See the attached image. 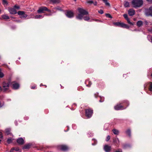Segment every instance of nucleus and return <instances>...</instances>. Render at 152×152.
<instances>
[{
	"mask_svg": "<svg viewBox=\"0 0 152 152\" xmlns=\"http://www.w3.org/2000/svg\"><path fill=\"white\" fill-rule=\"evenodd\" d=\"M78 11L79 13L76 16V18L78 19H82L83 18V16L87 15L88 14V12L83 8H79L78 9Z\"/></svg>",
	"mask_w": 152,
	"mask_h": 152,
	"instance_id": "f257e3e1",
	"label": "nucleus"
},
{
	"mask_svg": "<svg viewBox=\"0 0 152 152\" xmlns=\"http://www.w3.org/2000/svg\"><path fill=\"white\" fill-rule=\"evenodd\" d=\"M142 0H132V4L134 8L139 7L143 4Z\"/></svg>",
	"mask_w": 152,
	"mask_h": 152,
	"instance_id": "f03ea898",
	"label": "nucleus"
},
{
	"mask_svg": "<svg viewBox=\"0 0 152 152\" xmlns=\"http://www.w3.org/2000/svg\"><path fill=\"white\" fill-rule=\"evenodd\" d=\"M10 86V82L6 83L4 82L3 84V92H5L8 90Z\"/></svg>",
	"mask_w": 152,
	"mask_h": 152,
	"instance_id": "7ed1b4c3",
	"label": "nucleus"
},
{
	"mask_svg": "<svg viewBox=\"0 0 152 152\" xmlns=\"http://www.w3.org/2000/svg\"><path fill=\"white\" fill-rule=\"evenodd\" d=\"M17 13L20 16V18L21 19H25L28 16V15L23 11H19L17 12Z\"/></svg>",
	"mask_w": 152,
	"mask_h": 152,
	"instance_id": "20e7f679",
	"label": "nucleus"
},
{
	"mask_svg": "<svg viewBox=\"0 0 152 152\" xmlns=\"http://www.w3.org/2000/svg\"><path fill=\"white\" fill-rule=\"evenodd\" d=\"M93 111L92 110L88 109L86 110V115L88 118L91 117L93 114Z\"/></svg>",
	"mask_w": 152,
	"mask_h": 152,
	"instance_id": "39448f33",
	"label": "nucleus"
},
{
	"mask_svg": "<svg viewBox=\"0 0 152 152\" xmlns=\"http://www.w3.org/2000/svg\"><path fill=\"white\" fill-rule=\"evenodd\" d=\"M145 14L147 16H152V6L145 10Z\"/></svg>",
	"mask_w": 152,
	"mask_h": 152,
	"instance_id": "423d86ee",
	"label": "nucleus"
},
{
	"mask_svg": "<svg viewBox=\"0 0 152 152\" xmlns=\"http://www.w3.org/2000/svg\"><path fill=\"white\" fill-rule=\"evenodd\" d=\"M47 10L48 8L46 7H40L39 9L37 11V12L38 13H44V11H46V10Z\"/></svg>",
	"mask_w": 152,
	"mask_h": 152,
	"instance_id": "0eeeda50",
	"label": "nucleus"
},
{
	"mask_svg": "<svg viewBox=\"0 0 152 152\" xmlns=\"http://www.w3.org/2000/svg\"><path fill=\"white\" fill-rule=\"evenodd\" d=\"M123 16L124 18L127 20L128 23L130 24V25H133L134 24V23L131 22L130 21L128 17V15L127 14H124Z\"/></svg>",
	"mask_w": 152,
	"mask_h": 152,
	"instance_id": "6e6552de",
	"label": "nucleus"
},
{
	"mask_svg": "<svg viewBox=\"0 0 152 152\" xmlns=\"http://www.w3.org/2000/svg\"><path fill=\"white\" fill-rule=\"evenodd\" d=\"M12 88L15 89H18L19 87V84L16 83L14 82L12 83Z\"/></svg>",
	"mask_w": 152,
	"mask_h": 152,
	"instance_id": "1a4fd4ad",
	"label": "nucleus"
},
{
	"mask_svg": "<svg viewBox=\"0 0 152 152\" xmlns=\"http://www.w3.org/2000/svg\"><path fill=\"white\" fill-rule=\"evenodd\" d=\"M66 15L68 18H71L73 17L74 13L72 12L69 11L66 12Z\"/></svg>",
	"mask_w": 152,
	"mask_h": 152,
	"instance_id": "9d476101",
	"label": "nucleus"
},
{
	"mask_svg": "<svg viewBox=\"0 0 152 152\" xmlns=\"http://www.w3.org/2000/svg\"><path fill=\"white\" fill-rule=\"evenodd\" d=\"M114 108L116 110H122L124 109L123 108V106L121 105V104H117L115 106Z\"/></svg>",
	"mask_w": 152,
	"mask_h": 152,
	"instance_id": "9b49d317",
	"label": "nucleus"
},
{
	"mask_svg": "<svg viewBox=\"0 0 152 152\" xmlns=\"http://www.w3.org/2000/svg\"><path fill=\"white\" fill-rule=\"evenodd\" d=\"M59 148L61 150L65 151L68 149V147L66 145H61L59 146Z\"/></svg>",
	"mask_w": 152,
	"mask_h": 152,
	"instance_id": "f8f14e48",
	"label": "nucleus"
},
{
	"mask_svg": "<svg viewBox=\"0 0 152 152\" xmlns=\"http://www.w3.org/2000/svg\"><path fill=\"white\" fill-rule=\"evenodd\" d=\"M128 14L130 16H133L135 14V10L132 9H130L128 10Z\"/></svg>",
	"mask_w": 152,
	"mask_h": 152,
	"instance_id": "ddd939ff",
	"label": "nucleus"
},
{
	"mask_svg": "<svg viewBox=\"0 0 152 152\" xmlns=\"http://www.w3.org/2000/svg\"><path fill=\"white\" fill-rule=\"evenodd\" d=\"M104 148L106 152H109L110 150L111 147L107 145H106L104 146Z\"/></svg>",
	"mask_w": 152,
	"mask_h": 152,
	"instance_id": "4468645a",
	"label": "nucleus"
},
{
	"mask_svg": "<svg viewBox=\"0 0 152 152\" xmlns=\"http://www.w3.org/2000/svg\"><path fill=\"white\" fill-rule=\"evenodd\" d=\"M17 142L19 144L22 145L24 143V141L22 138H20L17 139Z\"/></svg>",
	"mask_w": 152,
	"mask_h": 152,
	"instance_id": "2eb2a0df",
	"label": "nucleus"
},
{
	"mask_svg": "<svg viewBox=\"0 0 152 152\" xmlns=\"http://www.w3.org/2000/svg\"><path fill=\"white\" fill-rule=\"evenodd\" d=\"M2 18L4 20H7L10 19V17L7 14H4L1 15Z\"/></svg>",
	"mask_w": 152,
	"mask_h": 152,
	"instance_id": "dca6fc26",
	"label": "nucleus"
},
{
	"mask_svg": "<svg viewBox=\"0 0 152 152\" xmlns=\"http://www.w3.org/2000/svg\"><path fill=\"white\" fill-rule=\"evenodd\" d=\"M50 2L53 4H57L60 2V0H50Z\"/></svg>",
	"mask_w": 152,
	"mask_h": 152,
	"instance_id": "f3484780",
	"label": "nucleus"
},
{
	"mask_svg": "<svg viewBox=\"0 0 152 152\" xmlns=\"http://www.w3.org/2000/svg\"><path fill=\"white\" fill-rule=\"evenodd\" d=\"M17 11L14 8L10 9V13L12 14H15L17 13Z\"/></svg>",
	"mask_w": 152,
	"mask_h": 152,
	"instance_id": "a211bd4d",
	"label": "nucleus"
},
{
	"mask_svg": "<svg viewBox=\"0 0 152 152\" xmlns=\"http://www.w3.org/2000/svg\"><path fill=\"white\" fill-rule=\"evenodd\" d=\"M113 142L115 143V145H118L119 143V141L118 138H115L113 140Z\"/></svg>",
	"mask_w": 152,
	"mask_h": 152,
	"instance_id": "6ab92c4d",
	"label": "nucleus"
},
{
	"mask_svg": "<svg viewBox=\"0 0 152 152\" xmlns=\"http://www.w3.org/2000/svg\"><path fill=\"white\" fill-rule=\"evenodd\" d=\"M143 24V22L141 20H139L137 22V25L139 27H140L142 26Z\"/></svg>",
	"mask_w": 152,
	"mask_h": 152,
	"instance_id": "aec40b11",
	"label": "nucleus"
},
{
	"mask_svg": "<svg viewBox=\"0 0 152 152\" xmlns=\"http://www.w3.org/2000/svg\"><path fill=\"white\" fill-rule=\"evenodd\" d=\"M31 147V145L30 144H27L25 145L23 147V149H27Z\"/></svg>",
	"mask_w": 152,
	"mask_h": 152,
	"instance_id": "412c9836",
	"label": "nucleus"
},
{
	"mask_svg": "<svg viewBox=\"0 0 152 152\" xmlns=\"http://www.w3.org/2000/svg\"><path fill=\"white\" fill-rule=\"evenodd\" d=\"M44 17V16H42L41 15H35L34 18L35 19H39L43 18Z\"/></svg>",
	"mask_w": 152,
	"mask_h": 152,
	"instance_id": "4be33fe9",
	"label": "nucleus"
},
{
	"mask_svg": "<svg viewBox=\"0 0 152 152\" xmlns=\"http://www.w3.org/2000/svg\"><path fill=\"white\" fill-rule=\"evenodd\" d=\"M123 23L116 22L114 24L115 25L122 27Z\"/></svg>",
	"mask_w": 152,
	"mask_h": 152,
	"instance_id": "5701e85b",
	"label": "nucleus"
},
{
	"mask_svg": "<svg viewBox=\"0 0 152 152\" xmlns=\"http://www.w3.org/2000/svg\"><path fill=\"white\" fill-rule=\"evenodd\" d=\"M113 132L116 135H118L119 133V131L115 129H114L112 130Z\"/></svg>",
	"mask_w": 152,
	"mask_h": 152,
	"instance_id": "b1692460",
	"label": "nucleus"
},
{
	"mask_svg": "<svg viewBox=\"0 0 152 152\" xmlns=\"http://www.w3.org/2000/svg\"><path fill=\"white\" fill-rule=\"evenodd\" d=\"M5 135H8L10 134V128H7L5 129Z\"/></svg>",
	"mask_w": 152,
	"mask_h": 152,
	"instance_id": "393cba45",
	"label": "nucleus"
},
{
	"mask_svg": "<svg viewBox=\"0 0 152 152\" xmlns=\"http://www.w3.org/2000/svg\"><path fill=\"white\" fill-rule=\"evenodd\" d=\"M2 4L4 6H7L8 3L6 0H2Z\"/></svg>",
	"mask_w": 152,
	"mask_h": 152,
	"instance_id": "a878e982",
	"label": "nucleus"
},
{
	"mask_svg": "<svg viewBox=\"0 0 152 152\" xmlns=\"http://www.w3.org/2000/svg\"><path fill=\"white\" fill-rule=\"evenodd\" d=\"M122 27L128 29L129 28V27L127 25L123 23Z\"/></svg>",
	"mask_w": 152,
	"mask_h": 152,
	"instance_id": "bb28decb",
	"label": "nucleus"
},
{
	"mask_svg": "<svg viewBox=\"0 0 152 152\" xmlns=\"http://www.w3.org/2000/svg\"><path fill=\"white\" fill-rule=\"evenodd\" d=\"M129 3L127 1H125L124 3V6L125 7H129Z\"/></svg>",
	"mask_w": 152,
	"mask_h": 152,
	"instance_id": "cd10ccee",
	"label": "nucleus"
},
{
	"mask_svg": "<svg viewBox=\"0 0 152 152\" xmlns=\"http://www.w3.org/2000/svg\"><path fill=\"white\" fill-rule=\"evenodd\" d=\"M126 134L129 136L130 137L131 136V131L130 129H128L126 131Z\"/></svg>",
	"mask_w": 152,
	"mask_h": 152,
	"instance_id": "c85d7f7f",
	"label": "nucleus"
},
{
	"mask_svg": "<svg viewBox=\"0 0 152 152\" xmlns=\"http://www.w3.org/2000/svg\"><path fill=\"white\" fill-rule=\"evenodd\" d=\"M4 76V74L1 72V70L0 68V78H2Z\"/></svg>",
	"mask_w": 152,
	"mask_h": 152,
	"instance_id": "c756f323",
	"label": "nucleus"
},
{
	"mask_svg": "<svg viewBox=\"0 0 152 152\" xmlns=\"http://www.w3.org/2000/svg\"><path fill=\"white\" fill-rule=\"evenodd\" d=\"M145 25H151L152 24L151 22H148L147 21H145Z\"/></svg>",
	"mask_w": 152,
	"mask_h": 152,
	"instance_id": "7c9ffc66",
	"label": "nucleus"
},
{
	"mask_svg": "<svg viewBox=\"0 0 152 152\" xmlns=\"http://www.w3.org/2000/svg\"><path fill=\"white\" fill-rule=\"evenodd\" d=\"M149 90L150 91H152V83H151L149 88Z\"/></svg>",
	"mask_w": 152,
	"mask_h": 152,
	"instance_id": "2f4dec72",
	"label": "nucleus"
},
{
	"mask_svg": "<svg viewBox=\"0 0 152 152\" xmlns=\"http://www.w3.org/2000/svg\"><path fill=\"white\" fill-rule=\"evenodd\" d=\"M86 2L88 4H93V1L92 0H87L86 1Z\"/></svg>",
	"mask_w": 152,
	"mask_h": 152,
	"instance_id": "473e14b6",
	"label": "nucleus"
},
{
	"mask_svg": "<svg viewBox=\"0 0 152 152\" xmlns=\"http://www.w3.org/2000/svg\"><path fill=\"white\" fill-rule=\"evenodd\" d=\"M83 18L85 20H88L90 19L89 17L88 16L85 17H84Z\"/></svg>",
	"mask_w": 152,
	"mask_h": 152,
	"instance_id": "72a5a7b5",
	"label": "nucleus"
},
{
	"mask_svg": "<svg viewBox=\"0 0 152 152\" xmlns=\"http://www.w3.org/2000/svg\"><path fill=\"white\" fill-rule=\"evenodd\" d=\"M105 15L107 17H108L111 18H112V16L109 14H106Z\"/></svg>",
	"mask_w": 152,
	"mask_h": 152,
	"instance_id": "f704fd0d",
	"label": "nucleus"
},
{
	"mask_svg": "<svg viewBox=\"0 0 152 152\" xmlns=\"http://www.w3.org/2000/svg\"><path fill=\"white\" fill-rule=\"evenodd\" d=\"M14 150H15L16 151H18L19 149L18 148H16L15 149L13 148L11 149V150L10 151V152H12Z\"/></svg>",
	"mask_w": 152,
	"mask_h": 152,
	"instance_id": "c9c22d12",
	"label": "nucleus"
},
{
	"mask_svg": "<svg viewBox=\"0 0 152 152\" xmlns=\"http://www.w3.org/2000/svg\"><path fill=\"white\" fill-rule=\"evenodd\" d=\"M87 82H88L89 83V85H87V86H88V87H90L91 85V82H89V81H86V84H87Z\"/></svg>",
	"mask_w": 152,
	"mask_h": 152,
	"instance_id": "e433bc0d",
	"label": "nucleus"
},
{
	"mask_svg": "<svg viewBox=\"0 0 152 152\" xmlns=\"http://www.w3.org/2000/svg\"><path fill=\"white\" fill-rule=\"evenodd\" d=\"M98 12L99 13L101 14H102L104 13V12L103 10H99L98 11Z\"/></svg>",
	"mask_w": 152,
	"mask_h": 152,
	"instance_id": "4c0bfd02",
	"label": "nucleus"
},
{
	"mask_svg": "<svg viewBox=\"0 0 152 152\" xmlns=\"http://www.w3.org/2000/svg\"><path fill=\"white\" fill-rule=\"evenodd\" d=\"M110 139V136L109 135H108L106 138V140L107 141H108Z\"/></svg>",
	"mask_w": 152,
	"mask_h": 152,
	"instance_id": "58836bf2",
	"label": "nucleus"
},
{
	"mask_svg": "<svg viewBox=\"0 0 152 152\" xmlns=\"http://www.w3.org/2000/svg\"><path fill=\"white\" fill-rule=\"evenodd\" d=\"M105 5L108 7L110 6V5L109 3L108 2H106V3H105Z\"/></svg>",
	"mask_w": 152,
	"mask_h": 152,
	"instance_id": "ea45409f",
	"label": "nucleus"
},
{
	"mask_svg": "<svg viewBox=\"0 0 152 152\" xmlns=\"http://www.w3.org/2000/svg\"><path fill=\"white\" fill-rule=\"evenodd\" d=\"M3 137V136L1 132H0V138H2Z\"/></svg>",
	"mask_w": 152,
	"mask_h": 152,
	"instance_id": "a19ab883",
	"label": "nucleus"
},
{
	"mask_svg": "<svg viewBox=\"0 0 152 152\" xmlns=\"http://www.w3.org/2000/svg\"><path fill=\"white\" fill-rule=\"evenodd\" d=\"M14 7V8H15V9L16 8L18 9L20 8V7L19 6L16 5H15Z\"/></svg>",
	"mask_w": 152,
	"mask_h": 152,
	"instance_id": "79ce46f5",
	"label": "nucleus"
},
{
	"mask_svg": "<svg viewBox=\"0 0 152 152\" xmlns=\"http://www.w3.org/2000/svg\"><path fill=\"white\" fill-rule=\"evenodd\" d=\"M30 16L31 17V18H34V17L35 16H34V15L33 14H31L30 15Z\"/></svg>",
	"mask_w": 152,
	"mask_h": 152,
	"instance_id": "37998d69",
	"label": "nucleus"
},
{
	"mask_svg": "<svg viewBox=\"0 0 152 152\" xmlns=\"http://www.w3.org/2000/svg\"><path fill=\"white\" fill-rule=\"evenodd\" d=\"M93 4H94V5L96 6L97 4V2L96 1H95V2L93 1Z\"/></svg>",
	"mask_w": 152,
	"mask_h": 152,
	"instance_id": "c03bdc74",
	"label": "nucleus"
},
{
	"mask_svg": "<svg viewBox=\"0 0 152 152\" xmlns=\"http://www.w3.org/2000/svg\"><path fill=\"white\" fill-rule=\"evenodd\" d=\"M148 31L150 32H152V28L151 29H148Z\"/></svg>",
	"mask_w": 152,
	"mask_h": 152,
	"instance_id": "a18cd8bd",
	"label": "nucleus"
},
{
	"mask_svg": "<svg viewBox=\"0 0 152 152\" xmlns=\"http://www.w3.org/2000/svg\"><path fill=\"white\" fill-rule=\"evenodd\" d=\"M3 91V88L1 86H0V92Z\"/></svg>",
	"mask_w": 152,
	"mask_h": 152,
	"instance_id": "49530a36",
	"label": "nucleus"
},
{
	"mask_svg": "<svg viewBox=\"0 0 152 152\" xmlns=\"http://www.w3.org/2000/svg\"><path fill=\"white\" fill-rule=\"evenodd\" d=\"M148 2L150 3H152V0H146Z\"/></svg>",
	"mask_w": 152,
	"mask_h": 152,
	"instance_id": "de8ad7c7",
	"label": "nucleus"
},
{
	"mask_svg": "<svg viewBox=\"0 0 152 152\" xmlns=\"http://www.w3.org/2000/svg\"><path fill=\"white\" fill-rule=\"evenodd\" d=\"M7 141L8 144H10V138H8L7 139Z\"/></svg>",
	"mask_w": 152,
	"mask_h": 152,
	"instance_id": "09e8293b",
	"label": "nucleus"
},
{
	"mask_svg": "<svg viewBox=\"0 0 152 152\" xmlns=\"http://www.w3.org/2000/svg\"><path fill=\"white\" fill-rule=\"evenodd\" d=\"M45 15L46 16H50L52 15L51 14H45Z\"/></svg>",
	"mask_w": 152,
	"mask_h": 152,
	"instance_id": "8fccbe9b",
	"label": "nucleus"
},
{
	"mask_svg": "<svg viewBox=\"0 0 152 152\" xmlns=\"http://www.w3.org/2000/svg\"><path fill=\"white\" fill-rule=\"evenodd\" d=\"M115 152H122L121 150L119 149L118 151H116Z\"/></svg>",
	"mask_w": 152,
	"mask_h": 152,
	"instance_id": "3c124183",
	"label": "nucleus"
},
{
	"mask_svg": "<svg viewBox=\"0 0 152 152\" xmlns=\"http://www.w3.org/2000/svg\"><path fill=\"white\" fill-rule=\"evenodd\" d=\"M3 105L1 104V102H0V108L2 107Z\"/></svg>",
	"mask_w": 152,
	"mask_h": 152,
	"instance_id": "603ef678",
	"label": "nucleus"
},
{
	"mask_svg": "<svg viewBox=\"0 0 152 152\" xmlns=\"http://www.w3.org/2000/svg\"><path fill=\"white\" fill-rule=\"evenodd\" d=\"M46 11H47L51 13V11L50 10H48H48H46Z\"/></svg>",
	"mask_w": 152,
	"mask_h": 152,
	"instance_id": "864d4df0",
	"label": "nucleus"
},
{
	"mask_svg": "<svg viewBox=\"0 0 152 152\" xmlns=\"http://www.w3.org/2000/svg\"><path fill=\"white\" fill-rule=\"evenodd\" d=\"M103 101H104V100H102V98H101V99L99 100V102H103Z\"/></svg>",
	"mask_w": 152,
	"mask_h": 152,
	"instance_id": "5fc2aeb1",
	"label": "nucleus"
},
{
	"mask_svg": "<svg viewBox=\"0 0 152 152\" xmlns=\"http://www.w3.org/2000/svg\"><path fill=\"white\" fill-rule=\"evenodd\" d=\"M35 87H35V86H32V87H31V88L32 89H34V88H35Z\"/></svg>",
	"mask_w": 152,
	"mask_h": 152,
	"instance_id": "6e6d98bb",
	"label": "nucleus"
},
{
	"mask_svg": "<svg viewBox=\"0 0 152 152\" xmlns=\"http://www.w3.org/2000/svg\"><path fill=\"white\" fill-rule=\"evenodd\" d=\"M104 2L105 3L106 2H107V0H103Z\"/></svg>",
	"mask_w": 152,
	"mask_h": 152,
	"instance_id": "4d7b16f0",
	"label": "nucleus"
},
{
	"mask_svg": "<svg viewBox=\"0 0 152 152\" xmlns=\"http://www.w3.org/2000/svg\"><path fill=\"white\" fill-rule=\"evenodd\" d=\"M95 21H96L101 22V21H100V20H96V19L95 20Z\"/></svg>",
	"mask_w": 152,
	"mask_h": 152,
	"instance_id": "13d9d810",
	"label": "nucleus"
},
{
	"mask_svg": "<svg viewBox=\"0 0 152 152\" xmlns=\"http://www.w3.org/2000/svg\"><path fill=\"white\" fill-rule=\"evenodd\" d=\"M8 10L9 12H10V8L9 7H8Z\"/></svg>",
	"mask_w": 152,
	"mask_h": 152,
	"instance_id": "bf43d9fd",
	"label": "nucleus"
},
{
	"mask_svg": "<svg viewBox=\"0 0 152 152\" xmlns=\"http://www.w3.org/2000/svg\"><path fill=\"white\" fill-rule=\"evenodd\" d=\"M10 18H11L12 19H13V18L12 17H11V16L10 17Z\"/></svg>",
	"mask_w": 152,
	"mask_h": 152,
	"instance_id": "052dcab7",
	"label": "nucleus"
},
{
	"mask_svg": "<svg viewBox=\"0 0 152 152\" xmlns=\"http://www.w3.org/2000/svg\"><path fill=\"white\" fill-rule=\"evenodd\" d=\"M54 12H55L53 11L52 12H51V13H53Z\"/></svg>",
	"mask_w": 152,
	"mask_h": 152,
	"instance_id": "680f3d73",
	"label": "nucleus"
},
{
	"mask_svg": "<svg viewBox=\"0 0 152 152\" xmlns=\"http://www.w3.org/2000/svg\"><path fill=\"white\" fill-rule=\"evenodd\" d=\"M1 10H0V13H1Z\"/></svg>",
	"mask_w": 152,
	"mask_h": 152,
	"instance_id": "e2e57ef3",
	"label": "nucleus"
},
{
	"mask_svg": "<svg viewBox=\"0 0 152 152\" xmlns=\"http://www.w3.org/2000/svg\"><path fill=\"white\" fill-rule=\"evenodd\" d=\"M1 140H0V143H1Z\"/></svg>",
	"mask_w": 152,
	"mask_h": 152,
	"instance_id": "0e129e2a",
	"label": "nucleus"
},
{
	"mask_svg": "<svg viewBox=\"0 0 152 152\" xmlns=\"http://www.w3.org/2000/svg\"><path fill=\"white\" fill-rule=\"evenodd\" d=\"M10 136L11 135V133H10Z\"/></svg>",
	"mask_w": 152,
	"mask_h": 152,
	"instance_id": "69168bd1",
	"label": "nucleus"
},
{
	"mask_svg": "<svg viewBox=\"0 0 152 152\" xmlns=\"http://www.w3.org/2000/svg\"><path fill=\"white\" fill-rule=\"evenodd\" d=\"M10 142H11V139H10Z\"/></svg>",
	"mask_w": 152,
	"mask_h": 152,
	"instance_id": "338daca9",
	"label": "nucleus"
},
{
	"mask_svg": "<svg viewBox=\"0 0 152 152\" xmlns=\"http://www.w3.org/2000/svg\"><path fill=\"white\" fill-rule=\"evenodd\" d=\"M151 77H152V74L151 75Z\"/></svg>",
	"mask_w": 152,
	"mask_h": 152,
	"instance_id": "774afa93",
	"label": "nucleus"
}]
</instances>
